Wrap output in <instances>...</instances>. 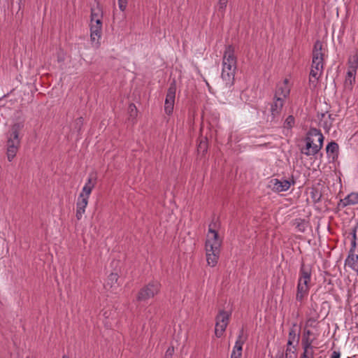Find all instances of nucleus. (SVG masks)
I'll return each mask as SVG.
<instances>
[{"mask_svg": "<svg viewBox=\"0 0 358 358\" xmlns=\"http://www.w3.org/2000/svg\"><path fill=\"white\" fill-rule=\"evenodd\" d=\"M128 110H129V115L128 120L131 122L132 123H134V120L136 119V117L137 116V113H138V110H137V108H136L135 104L130 103L129 106Z\"/></svg>", "mask_w": 358, "mask_h": 358, "instance_id": "a878e982", "label": "nucleus"}, {"mask_svg": "<svg viewBox=\"0 0 358 358\" xmlns=\"http://www.w3.org/2000/svg\"><path fill=\"white\" fill-rule=\"evenodd\" d=\"M345 264L358 273V255L354 254V252H350L345 260Z\"/></svg>", "mask_w": 358, "mask_h": 358, "instance_id": "a211bd4d", "label": "nucleus"}, {"mask_svg": "<svg viewBox=\"0 0 358 358\" xmlns=\"http://www.w3.org/2000/svg\"><path fill=\"white\" fill-rule=\"evenodd\" d=\"M231 313H228L224 310L219 311L218 315L215 317V334L217 338H220L225 331L229 324Z\"/></svg>", "mask_w": 358, "mask_h": 358, "instance_id": "6e6552de", "label": "nucleus"}, {"mask_svg": "<svg viewBox=\"0 0 358 358\" xmlns=\"http://www.w3.org/2000/svg\"><path fill=\"white\" fill-rule=\"evenodd\" d=\"M348 70L357 71L358 69V55L355 54L350 56L348 61Z\"/></svg>", "mask_w": 358, "mask_h": 358, "instance_id": "412c9836", "label": "nucleus"}, {"mask_svg": "<svg viewBox=\"0 0 358 358\" xmlns=\"http://www.w3.org/2000/svg\"><path fill=\"white\" fill-rule=\"evenodd\" d=\"M296 345H287L285 352V358H291V353L295 354Z\"/></svg>", "mask_w": 358, "mask_h": 358, "instance_id": "f704fd0d", "label": "nucleus"}, {"mask_svg": "<svg viewBox=\"0 0 358 358\" xmlns=\"http://www.w3.org/2000/svg\"><path fill=\"white\" fill-rule=\"evenodd\" d=\"M313 342V339L310 338L302 337L301 344L303 346V352H314L313 347L312 343Z\"/></svg>", "mask_w": 358, "mask_h": 358, "instance_id": "5701e85b", "label": "nucleus"}, {"mask_svg": "<svg viewBox=\"0 0 358 358\" xmlns=\"http://www.w3.org/2000/svg\"><path fill=\"white\" fill-rule=\"evenodd\" d=\"M341 353L338 351H333L331 355V358H340Z\"/></svg>", "mask_w": 358, "mask_h": 358, "instance_id": "79ce46f5", "label": "nucleus"}, {"mask_svg": "<svg viewBox=\"0 0 358 358\" xmlns=\"http://www.w3.org/2000/svg\"><path fill=\"white\" fill-rule=\"evenodd\" d=\"M161 287V283L159 281L152 280L138 291L136 296L137 301L145 302L155 297V296L159 293Z\"/></svg>", "mask_w": 358, "mask_h": 358, "instance_id": "423d86ee", "label": "nucleus"}, {"mask_svg": "<svg viewBox=\"0 0 358 358\" xmlns=\"http://www.w3.org/2000/svg\"><path fill=\"white\" fill-rule=\"evenodd\" d=\"M348 358H350V357H348Z\"/></svg>", "mask_w": 358, "mask_h": 358, "instance_id": "3c124183", "label": "nucleus"}, {"mask_svg": "<svg viewBox=\"0 0 358 358\" xmlns=\"http://www.w3.org/2000/svg\"><path fill=\"white\" fill-rule=\"evenodd\" d=\"M243 328H241L231 352V358H241L242 357L243 345L246 340V338H243Z\"/></svg>", "mask_w": 358, "mask_h": 358, "instance_id": "f8f14e48", "label": "nucleus"}, {"mask_svg": "<svg viewBox=\"0 0 358 358\" xmlns=\"http://www.w3.org/2000/svg\"><path fill=\"white\" fill-rule=\"evenodd\" d=\"M103 17V11L101 7L99 6V4H97V6L96 8H91V22H94V20L96 19H102Z\"/></svg>", "mask_w": 358, "mask_h": 358, "instance_id": "4be33fe9", "label": "nucleus"}, {"mask_svg": "<svg viewBox=\"0 0 358 358\" xmlns=\"http://www.w3.org/2000/svg\"><path fill=\"white\" fill-rule=\"evenodd\" d=\"M84 119L83 117H78L75 120L73 123V129L76 130L78 134L80 133L82 127L83 126Z\"/></svg>", "mask_w": 358, "mask_h": 358, "instance_id": "c756f323", "label": "nucleus"}, {"mask_svg": "<svg viewBox=\"0 0 358 358\" xmlns=\"http://www.w3.org/2000/svg\"><path fill=\"white\" fill-rule=\"evenodd\" d=\"M92 189H92L90 187L85 185L80 195H83L85 197L89 198Z\"/></svg>", "mask_w": 358, "mask_h": 358, "instance_id": "e433bc0d", "label": "nucleus"}, {"mask_svg": "<svg viewBox=\"0 0 358 358\" xmlns=\"http://www.w3.org/2000/svg\"><path fill=\"white\" fill-rule=\"evenodd\" d=\"M62 358H68V357H66V356H63V357H62Z\"/></svg>", "mask_w": 358, "mask_h": 358, "instance_id": "8fccbe9b", "label": "nucleus"}, {"mask_svg": "<svg viewBox=\"0 0 358 358\" xmlns=\"http://www.w3.org/2000/svg\"><path fill=\"white\" fill-rule=\"evenodd\" d=\"M358 203V193L352 192L346 196L343 199H341L338 206L345 208L347 206L355 205Z\"/></svg>", "mask_w": 358, "mask_h": 358, "instance_id": "2eb2a0df", "label": "nucleus"}, {"mask_svg": "<svg viewBox=\"0 0 358 358\" xmlns=\"http://www.w3.org/2000/svg\"><path fill=\"white\" fill-rule=\"evenodd\" d=\"M294 124V117L292 115H289L284 123V127L286 128H292Z\"/></svg>", "mask_w": 358, "mask_h": 358, "instance_id": "72a5a7b5", "label": "nucleus"}, {"mask_svg": "<svg viewBox=\"0 0 358 358\" xmlns=\"http://www.w3.org/2000/svg\"><path fill=\"white\" fill-rule=\"evenodd\" d=\"M310 197L314 203H318L322 198L321 192L317 188H312L310 191Z\"/></svg>", "mask_w": 358, "mask_h": 358, "instance_id": "bb28decb", "label": "nucleus"}, {"mask_svg": "<svg viewBox=\"0 0 358 358\" xmlns=\"http://www.w3.org/2000/svg\"><path fill=\"white\" fill-rule=\"evenodd\" d=\"M174 352V348L173 347H170L167 349L166 353H165V357L166 358H169V357H171L173 354Z\"/></svg>", "mask_w": 358, "mask_h": 358, "instance_id": "ea45409f", "label": "nucleus"}, {"mask_svg": "<svg viewBox=\"0 0 358 358\" xmlns=\"http://www.w3.org/2000/svg\"><path fill=\"white\" fill-rule=\"evenodd\" d=\"M316 141H317V138L314 137V142H316Z\"/></svg>", "mask_w": 358, "mask_h": 358, "instance_id": "09e8293b", "label": "nucleus"}, {"mask_svg": "<svg viewBox=\"0 0 358 358\" xmlns=\"http://www.w3.org/2000/svg\"><path fill=\"white\" fill-rule=\"evenodd\" d=\"M118 275L116 273H111L108 276V282L107 285H110V287H115L116 285H117V280H118Z\"/></svg>", "mask_w": 358, "mask_h": 358, "instance_id": "cd10ccee", "label": "nucleus"}, {"mask_svg": "<svg viewBox=\"0 0 358 358\" xmlns=\"http://www.w3.org/2000/svg\"><path fill=\"white\" fill-rule=\"evenodd\" d=\"M326 152L328 157H331L333 160L338 158V145L335 141H331L326 147Z\"/></svg>", "mask_w": 358, "mask_h": 358, "instance_id": "dca6fc26", "label": "nucleus"}, {"mask_svg": "<svg viewBox=\"0 0 358 358\" xmlns=\"http://www.w3.org/2000/svg\"><path fill=\"white\" fill-rule=\"evenodd\" d=\"M307 224H308V222L305 220L300 219V218L296 219L294 222V224L295 225L297 231L299 232H301V233H303L306 231V229L307 227Z\"/></svg>", "mask_w": 358, "mask_h": 358, "instance_id": "393cba45", "label": "nucleus"}, {"mask_svg": "<svg viewBox=\"0 0 358 358\" xmlns=\"http://www.w3.org/2000/svg\"><path fill=\"white\" fill-rule=\"evenodd\" d=\"M236 62L234 47L231 45L226 46L223 55L222 71L221 74L222 80L225 82L226 87H231L234 85Z\"/></svg>", "mask_w": 358, "mask_h": 358, "instance_id": "f257e3e1", "label": "nucleus"}, {"mask_svg": "<svg viewBox=\"0 0 358 358\" xmlns=\"http://www.w3.org/2000/svg\"><path fill=\"white\" fill-rule=\"evenodd\" d=\"M128 4V0H118V6L121 11H124Z\"/></svg>", "mask_w": 358, "mask_h": 358, "instance_id": "4c0bfd02", "label": "nucleus"}, {"mask_svg": "<svg viewBox=\"0 0 358 358\" xmlns=\"http://www.w3.org/2000/svg\"><path fill=\"white\" fill-rule=\"evenodd\" d=\"M272 358H284L283 351H278V353L275 355V357Z\"/></svg>", "mask_w": 358, "mask_h": 358, "instance_id": "c03bdc74", "label": "nucleus"}, {"mask_svg": "<svg viewBox=\"0 0 358 358\" xmlns=\"http://www.w3.org/2000/svg\"><path fill=\"white\" fill-rule=\"evenodd\" d=\"M90 24L96 27H102V19L94 20V22H91Z\"/></svg>", "mask_w": 358, "mask_h": 358, "instance_id": "a19ab883", "label": "nucleus"}, {"mask_svg": "<svg viewBox=\"0 0 358 358\" xmlns=\"http://www.w3.org/2000/svg\"><path fill=\"white\" fill-rule=\"evenodd\" d=\"M228 3V0H219L217 6H218V10L220 12H224L227 5Z\"/></svg>", "mask_w": 358, "mask_h": 358, "instance_id": "c9c22d12", "label": "nucleus"}, {"mask_svg": "<svg viewBox=\"0 0 358 358\" xmlns=\"http://www.w3.org/2000/svg\"><path fill=\"white\" fill-rule=\"evenodd\" d=\"M176 92V85L175 81L171 83L168 88L165 102L164 110L166 115H171L173 111Z\"/></svg>", "mask_w": 358, "mask_h": 358, "instance_id": "1a4fd4ad", "label": "nucleus"}, {"mask_svg": "<svg viewBox=\"0 0 358 358\" xmlns=\"http://www.w3.org/2000/svg\"><path fill=\"white\" fill-rule=\"evenodd\" d=\"M23 127L24 124L22 122H16L11 126L7 133L6 155L9 162L15 158L19 150L21 141L19 134Z\"/></svg>", "mask_w": 358, "mask_h": 358, "instance_id": "20e7f679", "label": "nucleus"}, {"mask_svg": "<svg viewBox=\"0 0 358 358\" xmlns=\"http://www.w3.org/2000/svg\"><path fill=\"white\" fill-rule=\"evenodd\" d=\"M96 176L95 173H90L89 176V178L87 179V182L85 185H87L88 187H90L92 189H93L96 185Z\"/></svg>", "mask_w": 358, "mask_h": 358, "instance_id": "2f4dec72", "label": "nucleus"}, {"mask_svg": "<svg viewBox=\"0 0 358 358\" xmlns=\"http://www.w3.org/2000/svg\"><path fill=\"white\" fill-rule=\"evenodd\" d=\"M312 334V332L310 331V330H308V329H305L304 330V332H303V337H305V338H310V336Z\"/></svg>", "mask_w": 358, "mask_h": 358, "instance_id": "37998d69", "label": "nucleus"}, {"mask_svg": "<svg viewBox=\"0 0 358 358\" xmlns=\"http://www.w3.org/2000/svg\"><path fill=\"white\" fill-rule=\"evenodd\" d=\"M90 37L92 41H99L101 36L102 27H96L90 24Z\"/></svg>", "mask_w": 358, "mask_h": 358, "instance_id": "aec40b11", "label": "nucleus"}, {"mask_svg": "<svg viewBox=\"0 0 358 358\" xmlns=\"http://www.w3.org/2000/svg\"><path fill=\"white\" fill-rule=\"evenodd\" d=\"M296 324H294L289 329L287 345H294V343H296L295 345H296L299 343L300 335L296 332Z\"/></svg>", "mask_w": 358, "mask_h": 358, "instance_id": "6ab92c4d", "label": "nucleus"}, {"mask_svg": "<svg viewBox=\"0 0 358 358\" xmlns=\"http://www.w3.org/2000/svg\"><path fill=\"white\" fill-rule=\"evenodd\" d=\"M222 240L219 238L218 233L212 228L210 224L208 234L206 241V260L209 266L214 267L219 259Z\"/></svg>", "mask_w": 358, "mask_h": 358, "instance_id": "f03ea898", "label": "nucleus"}, {"mask_svg": "<svg viewBox=\"0 0 358 358\" xmlns=\"http://www.w3.org/2000/svg\"><path fill=\"white\" fill-rule=\"evenodd\" d=\"M312 269L310 266L306 265L303 262H301L299 270V278L301 280H311Z\"/></svg>", "mask_w": 358, "mask_h": 358, "instance_id": "f3484780", "label": "nucleus"}, {"mask_svg": "<svg viewBox=\"0 0 358 358\" xmlns=\"http://www.w3.org/2000/svg\"><path fill=\"white\" fill-rule=\"evenodd\" d=\"M310 280H301L299 278L296 288V301L303 302V299L308 296L310 289Z\"/></svg>", "mask_w": 358, "mask_h": 358, "instance_id": "9b49d317", "label": "nucleus"}, {"mask_svg": "<svg viewBox=\"0 0 358 358\" xmlns=\"http://www.w3.org/2000/svg\"><path fill=\"white\" fill-rule=\"evenodd\" d=\"M357 227H358L357 225L354 227L352 229L351 232L350 233V234L352 235L350 252H355V250L356 248V239H357L356 233H357Z\"/></svg>", "mask_w": 358, "mask_h": 358, "instance_id": "c85d7f7f", "label": "nucleus"}, {"mask_svg": "<svg viewBox=\"0 0 358 358\" xmlns=\"http://www.w3.org/2000/svg\"><path fill=\"white\" fill-rule=\"evenodd\" d=\"M285 100L280 96H273V102L271 103V115L267 117V122L277 123L280 117Z\"/></svg>", "mask_w": 358, "mask_h": 358, "instance_id": "0eeeda50", "label": "nucleus"}, {"mask_svg": "<svg viewBox=\"0 0 358 358\" xmlns=\"http://www.w3.org/2000/svg\"><path fill=\"white\" fill-rule=\"evenodd\" d=\"M293 177L291 180H280L277 178L271 179L269 181L268 187H270L275 192H281L288 190L291 185L294 184Z\"/></svg>", "mask_w": 358, "mask_h": 358, "instance_id": "9d476101", "label": "nucleus"}, {"mask_svg": "<svg viewBox=\"0 0 358 358\" xmlns=\"http://www.w3.org/2000/svg\"><path fill=\"white\" fill-rule=\"evenodd\" d=\"M323 127L324 129H329L330 128V127L331 126V122H330L329 123L327 122V121H324L323 122V124H322Z\"/></svg>", "mask_w": 358, "mask_h": 358, "instance_id": "a18cd8bd", "label": "nucleus"}, {"mask_svg": "<svg viewBox=\"0 0 358 358\" xmlns=\"http://www.w3.org/2000/svg\"><path fill=\"white\" fill-rule=\"evenodd\" d=\"M319 314L315 313L306 321V326L310 327H315V324L317 322L319 319Z\"/></svg>", "mask_w": 358, "mask_h": 358, "instance_id": "473e14b6", "label": "nucleus"}, {"mask_svg": "<svg viewBox=\"0 0 358 358\" xmlns=\"http://www.w3.org/2000/svg\"><path fill=\"white\" fill-rule=\"evenodd\" d=\"M300 358H315L314 357V352H303Z\"/></svg>", "mask_w": 358, "mask_h": 358, "instance_id": "58836bf2", "label": "nucleus"}, {"mask_svg": "<svg viewBox=\"0 0 358 358\" xmlns=\"http://www.w3.org/2000/svg\"><path fill=\"white\" fill-rule=\"evenodd\" d=\"M328 117L329 118V120H330L331 121V120H333L334 119V117H332V115H331V114H329Z\"/></svg>", "mask_w": 358, "mask_h": 358, "instance_id": "de8ad7c7", "label": "nucleus"}, {"mask_svg": "<svg viewBox=\"0 0 358 358\" xmlns=\"http://www.w3.org/2000/svg\"><path fill=\"white\" fill-rule=\"evenodd\" d=\"M306 147L301 149V153L306 155H315L322 148L324 136L320 129L310 128L305 139Z\"/></svg>", "mask_w": 358, "mask_h": 358, "instance_id": "39448f33", "label": "nucleus"}, {"mask_svg": "<svg viewBox=\"0 0 358 358\" xmlns=\"http://www.w3.org/2000/svg\"><path fill=\"white\" fill-rule=\"evenodd\" d=\"M322 43L317 40L315 41L313 49V60L309 74V83L310 85H313V87H316L323 71L324 54L322 52Z\"/></svg>", "mask_w": 358, "mask_h": 358, "instance_id": "7ed1b4c3", "label": "nucleus"}, {"mask_svg": "<svg viewBox=\"0 0 358 358\" xmlns=\"http://www.w3.org/2000/svg\"><path fill=\"white\" fill-rule=\"evenodd\" d=\"M357 71H352V70H348L347 72V76L345 78V84L349 83L350 85H352L355 81Z\"/></svg>", "mask_w": 358, "mask_h": 358, "instance_id": "7c9ffc66", "label": "nucleus"}, {"mask_svg": "<svg viewBox=\"0 0 358 358\" xmlns=\"http://www.w3.org/2000/svg\"><path fill=\"white\" fill-rule=\"evenodd\" d=\"M320 115H321V117L320 118V124H321L322 122V119L325 117L326 114L322 113Z\"/></svg>", "mask_w": 358, "mask_h": 358, "instance_id": "49530a36", "label": "nucleus"}, {"mask_svg": "<svg viewBox=\"0 0 358 358\" xmlns=\"http://www.w3.org/2000/svg\"><path fill=\"white\" fill-rule=\"evenodd\" d=\"M208 141L206 138H201L197 145L199 154L204 155L208 150Z\"/></svg>", "mask_w": 358, "mask_h": 358, "instance_id": "b1692460", "label": "nucleus"}, {"mask_svg": "<svg viewBox=\"0 0 358 358\" xmlns=\"http://www.w3.org/2000/svg\"><path fill=\"white\" fill-rule=\"evenodd\" d=\"M88 199L87 197L83 196V195H79L77 202H76V218L80 220L83 215L85 212V208L88 203Z\"/></svg>", "mask_w": 358, "mask_h": 358, "instance_id": "ddd939ff", "label": "nucleus"}, {"mask_svg": "<svg viewBox=\"0 0 358 358\" xmlns=\"http://www.w3.org/2000/svg\"><path fill=\"white\" fill-rule=\"evenodd\" d=\"M290 93V89L288 86V80L286 78L282 83L277 85L274 97L280 96L284 99L287 98Z\"/></svg>", "mask_w": 358, "mask_h": 358, "instance_id": "4468645a", "label": "nucleus"}]
</instances>
